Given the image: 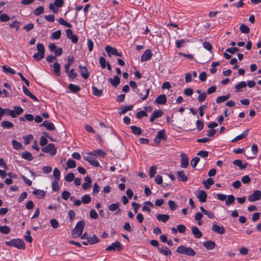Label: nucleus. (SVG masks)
<instances>
[{
    "instance_id": "nucleus-1",
    "label": "nucleus",
    "mask_w": 261,
    "mask_h": 261,
    "mask_svg": "<svg viewBox=\"0 0 261 261\" xmlns=\"http://www.w3.org/2000/svg\"><path fill=\"white\" fill-rule=\"evenodd\" d=\"M7 246L15 247L19 249H24L25 245L24 241L20 239H13L9 241L5 242Z\"/></svg>"
},
{
    "instance_id": "nucleus-2",
    "label": "nucleus",
    "mask_w": 261,
    "mask_h": 261,
    "mask_svg": "<svg viewBox=\"0 0 261 261\" xmlns=\"http://www.w3.org/2000/svg\"><path fill=\"white\" fill-rule=\"evenodd\" d=\"M85 224L84 221H80L77 223L71 232L74 238H77L81 236L84 228Z\"/></svg>"
},
{
    "instance_id": "nucleus-3",
    "label": "nucleus",
    "mask_w": 261,
    "mask_h": 261,
    "mask_svg": "<svg viewBox=\"0 0 261 261\" xmlns=\"http://www.w3.org/2000/svg\"><path fill=\"white\" fill-rule=\"evenodd\" d=\"M176 252L190 256H194L196 254V252L192 248L187 247L183 245L178 246L176 249Z\"/></svg>"
},
{
    "instance_id": "nucleus-4",
    "label": "nucleus",
    "mask_w": 261,
    "mask_h": 261,
    "mask_svg": "<svg viewBox=\"0 0 261 261\" xmlns=\"http://www.w3.org/2000/svg\"><path fill=\"white\" fill-rule=\"evenodd\" d=\"M37 50L38 53L33 55V58L38 61L44 57L45 48L44 45L42 43H38L37 44Z\"/></svg>"
},
{
    "instance_id": "nucleus-5",
    "label": "nucleus",
    "mask_w": 261,
    "mask_h": 261,
    "mask_svg": "<svg viewBox=\"0 0 261 261\" xmlns=\"http://www.w3.org/2000/svg\"><path fill=\"white\" fill-rule=\"evenodd\" d=\"M6 110L7 114L13 118L17 117L23 111L22 108L20 107H15L14 110H10L9 109L7 108L6 109Z\"/></svg>"
},
{
    "instance_id": "nucleus-6",
    "label": "nucleus",
    "mask_w": 261,
    "mask_h": 261,
    "mask_svg": "<svg viewBox=\"0 0 261 261\" xmlns=\"http://www.w3.org/2000/svg\"><path fill=\"white\" fill-rule=\"evenodd\" d=\"M42 151L44 153H49L51 156H54L57 152V149L53 143H50L46 146L43 147Z\"/></svg>"
},
{
    "instance_id": "nucleus-7",
    "label": "nucleus",
    "mask_w": 261,
    "mask_h": 261,
    "mask_svg": "<svg viewBox=\"0 0 261 261\" xmlns=\"http://www.w3.org/2000/svg\"><path fill=\"white\" fill-rule=\"evenodd\" d=\"M105 50L108 53V56L111 57L112 55L122 57V54L119 53L116 48L111 47V46H106L105 47Z\"/></svg>"
},
{
    "instance_id": "nucleus-8",
    "label": "nucleus",
    "mask_w": 261,
    "mask_h": 261,
    "mask_svg": "<svg viewBox=\"0 0 261 261\" xmlns=\"http://www.w3.org/2000/svg\"><path fill=\"white\" fill-rule=\"evenodd\" d=\"M122 250V247L121 245V244L119 241H116L114 243H113L111 245L108 246L106 249V251H120Z\"/></svg>"
},
{
    "instance_id": "nucleus-9",
    "label": "nucleus",
    "mask_w": 261,
    "mask_h": 261,
    "mask_svg": "<svg viewBox=\"0 0 261 261\" xmlns=\"http://www.w3.org/2000/svg\"><path fill=\"white\" fill-rule=\"evenodd\" d=\"M248 198L250 202L259 200L261 199V192L259 190H256L249 195Z\"/></svg>"
},
{
    "instance_id": "nucleus-10",
    "label": "nucleus",
    "mask_w": 261,
    "mask_h": 261,
    "mask_svg": "<svg viewBox=\"0 0 261 261\" xmlns=\"http://www.w3.org/2000/svg\"><path fill=\"white\" fill-rule=\"evenodd\" d=\"M66 36L68 39L71 40L73 43H76L78 41V37L76 35L73 34L71 29H68L66 30Z\"/></svg>"
},
{
    "instance_id": "nucleus-11",
    "label": "nucleus",
    "mask_w": 261,
    "mask_h": 261,
    "mask_svg": "<svg viewBox=\"0 0 261 261\" xmlns=\"http://www.w3.org/2000/svg\"><path fill=\"white\" fill-rule=\"evenodd\" d=\"M196 196L200 202H205L206 201L207 194L203 190H199L196 192Z\"/></svg>"
},
{
    "instance_id": "nucleus-12",
    "label": "nucleus",
    "mask_w": 261,
    "mask_h": 261,
    "mask_svg": "<svg viewBox=\"0 0 261 261\" xmlns=\"http://www.w3.org/2000/svg\"><path fill=\"white\" fill-rule=\"evenodd\" d=\"M212 229L213 231L219 234H222L225 233V230L223 226H219L214 223L212 226Z\"/></svg>"
},
{
    "instance_id": "nucleus-13",
    "label": "nucleus",
    "mask_w": 261,
    "mask_h": 261,
    "mask_svg": "<svg viewBox=\"0 0 261 261\" xmlns=\"http://www.w3.org/2000/svg\"><path fill=\"white\" fill-rule=\"evenodd\" d=\"M152 54L150 49H146L141 57V61L144 62L149 60L151 58Z\"/></svg>"
},
{
    "instance_id": "nucleus-14",
    "label": "nucleus",
    "mask_w": 261,
    "mask_h": 261,
    "mask_svg": "<svg viewBox=\"0 0 261 261\" xmlns=\"http://www.w3.org/2000/svg\"><path fill=\"white\" fill-rule=\"evenodd\" d=\"M189 165V159L186 154L182 153L181 154V164L180 167L183 168H186Z\"/></svg>"
},
{
    "instance_id": "nucleus-15",
    "label": "nucleus",
    "mask_w": 261,
    "mask_h": 261,
    "mask_svg": "<svg viewBox=\"0 0 261 261\" xmlns=\"http://www.w3.org/2000/svg\"><path fill=\"white\" fill-rule=\"evenodd\" d=\"M166 138L165 131L164 129H162L158 133L156 137L154 139V141L156 143H160L161 139L165 140Z\"/></svg>"
},
{
    "instance_id": "nucleus-16",
    "label": "nucleus",
    "mask_w": 261,
    "mask_h": 261,
    "mask_svg": "<svg viewBox=\"0 0 261 261\" xmlns=\"http://www.w3.org/2000/svg\"><path fill=\"white\" fill-rule=\"evenodd\" d=\"M163 114V111L161 110H156L153 112L150 117V121L152 122L156 118L161 117Z\"/></svg>"
},
{
    "instance_id": "nucleus-17",
    "label": "nucleus",
    "mask_w": 261,
    "mask_h": 261,
    "mask_svg": "<svg viewBox=\"0 0 261 261\" xmlns=\"http://www.w3.org/2000/svg\"><path fill=\"white\" fill-rule=\"evenodd\" d=\"M84 159L88 161L92 166H93L94 167H98L99 166V163L98 161L93 157L85 156L84 158Z\"/></svg>"
},
{
    "instance_id": "nucleus-18",
    "label": "nucleus",
    "mask_w": 261,
    "mask_h": 261,
    "mask_svg": "<svg viewBox=\"0 0 261 261\" xmlns=\"http://www.w3.org/2000/svg\"><path fill=\"white\" fill-rule=\"evenodd\" d=\"M89 154L95 156L104 157L106 155V153L101 149H97L90 152Z\"/></svg>"
},
{
    "instance_id": "nucleus-19",
    "label": "nucleus",
    "mask_w": 261,
    "mask_h": 261,
    "mask_svg": "<svg viewBox=\"0 0 261 261\" xmlns=\"http://www.w3.org/2000/svg\"><path fill=\"white\" fill-rule=\"evenodd\" d=\"M159 252L164 255L168 256L171 254V251L168 249L167 247L163 246L162 247H158V248Z\"/></svg>"
},
{
    "instance_id": "nucleus-20",
    "label": "nucleus",
    "mask_w": 261,
    "mask_h": 261,
    "mask_svg": "<svg viewBox=\"0 0 261 261\" xmlns=\"http://www.w3.org/2000/svg\"><path fill=\"white\" fill-rule=\"evenodd\" d=\"M249 133V130L246 129L244 130L241 134L236 136L233 139L231 140L232 142H235L236 141H238L239 140H242L245 138H246Z\"/></svg>"
},
{
    "instance_id": "nucleus-21",
    "label": "nucleus",
    "mask_w": 261,
    "mask_h": 261,
    "mask_svg": "<svg viewBox=\"0 0 261 261\" xmlns=\"http://www.w3.org/2000/svg\"><path fill=\"white\" fill-rule=\"evenodd\" d=\"M22 90L24 93L29 96L30 98L33 99L35 101H38V99L34 95L24 86H22Z\"/></svg>"
},
{
    "instance_id": "nucleus-22",
    "label": "nucleus",
    "mask_w": 261,
    "mask_h": 261,
    "mask_svg": "<svg viewBox=\"0 0 261 261\" xmlns=\"http://www.w3.org/2000/svg\"><path fill=\"white\" fill-rule=\"evenodd\" d=\"M79 68L80 69V72L82 77L84 79H87L89 77V73L87 67L86 66H82L80 65Z\"/></svg>"
},
{
    "instance_id": "nucleus-23",
    "label": "nucleus",
    "mask_w": 261,
    "mask_h": 261,
    "mask_svg": "<svg viewBox=\"0 0 261 261\" xmlns=\"http://www.w3.org/2000/svg\"><path fill=\"white\" fill-rule=\"evenodd\" d=\"M203 245L206 249L212 250L215 248L216 244L214 241H207L203 242Z\"/></svg>"
},
{
    "instance_id": "nucleus-24",
    "label": "nucleus",
    "mask_w": 261,
    "mask_h": 261,
    "mask_svg": "<svg viewBox=\"0 0 261 261\" xmlns=\"http://www.w3.org/2000/svg\"><path fill=\"white\" fill-rule=\"evenodd\" d=\"M192 231L195 238L199 239L202 237V232L200 231L197 226L193 227L192 228Z\"/></svg>"
},
{
    "instance_id": "nucleus-25",
    "label": "nucleus",
    "mask_w": 261,
    "mask_h": 261,
    "mask_svg": "<svg viewBox=\"0 0 261 261\" xmlns=\"http://www.w3.org/2000/svg\"><path fill=\"white\" fill-rule=\"evenodd\" d=\"M52 67L54 69L53 73L58 76H60L61 74L60 69H61V65L58 62H55L53 65Z\"/></svg>"
},
{
    "instance_id": "nucleus-26",
    "label": "nucleus",
    "mask_w": 261,
    "mask_h": 261,
    "mask_svg": "<svg viewBox=\"0 0 261 261\" xmlns=\"http://www.w3.org/2000/svg\"><path fill=\"white\" fill-rule=\"evenodd\" d=\"M167 101V98L165 95L162 94L159 96L155 99V102L159 105H164Z\"/></svg>"
},
{
    "instance_id": "nucleus-27",
    "label": "nucleus",
    "mask_w": 261,
    "mask_h": 261,
    "mask_svg": "<svg viewBox=\"0 0 261 261\" xmlns=\"http://www.w3.org/2000/svg\"><path fill=\"white\" fill-rule=\"evenodd\" d=\"M40 126H43L45 127L47 129L50 130H53L55 129V127L54 124L51 122L44 121L42 124L40 125Z\"/></svg>"
},
{
    "instance_id": "nucleus-28",
    "label": "nucleus",
    "mask_w": 261,
    "mask_h": 261,
    "mask_svg": "<svg viewBox=\"0 0 261 261\" xmlns=\"http://www.w3.org/2000/svg\"><path fill=\"white\" fill-rule=\"evenodd\" d=\"M33 194L39 199L43 198L45 195V193L44 191L38 189L35 190L33 192Z\"/></svg>"
},
{
    "instance_id": "nucleus-29",
    "label": "nucleus",
    "mask_w": 261,
    "mask_h": 261,
    "mask_svg": "<svg viewBox=\"0 0 261 261\" xmlns=\"http://www.w3.org/2000/svg\"><path fill=\"white\" fill-rule=\"evenodd\" d=\"M109 81L114 87H117L120 83V78L117 75H115L113 79L110 78Z\"/></svg>"
},
{
    "instance_id": "nucleus-30",
    "label": "nucleus",
    "mask_w": 261,
    "mask_h": 261,
    "mask_svg": "<svg viewBox=\"0 0 261 261\" xmlns=\"http://www.w3.org/2000/svg\"><path fill=\"white\" fill-rule=\"evenodd\" d=\"M157 219L159 221L166 223L169 219V216L167 214H158Z\"/></svg>"
},
{
    "instance_id": "nucleus-31",
    "label": "nucleus",
    "mask_w": 261,
    "mask_h": 261,
    "mask_svg": "<svg viewBox=\"0 0 261 261\" xmlns=\"http://www.w3.org/2000/svg\"><path fill=\"white\" fill-rule=\"evenodd\" d=\"M233 164L234 165L239 167L241 169H244L247 167V166L248 165L247 163L243 164L242 161L240 160H234L233 162Z\"/></svg>"
},
{
    "instance_id": "nucleus-32",
    "label": "nucleus",
    "mask_w": 261,
    "mask_h": 261,
    "mask_svg": "<svg viewBox=\"0 0 261 261\" xmlns=\"http://www.w3.org/2000/svg\"><path fill=\"white\" fill-rule=\"evenodd\" d=\"M150 207H154L153 203L150 201H146L145 202V205L142 207V211H146L149 213L151 212Z\"/></svg>"
},
{
    "instance_id": "nucleus-33",
    "label": "nucleus",
    "mask_w": 261,
    "mask_h": 261,
    "mask_svg": "<svg viewBox=\"0 0 261 261\" xmlns=\"http://www.w3.org/2000/svg\"><path fill=\"white\" fill-rule=\"evenodd\" d=\"M178 180L182 181H186L188 180V177L186 175L184 171H179L177 172Z\"/></svg>"
},
{
    "instance_id": "nucleus-34",
    "label": "nucleus",
    "mask_w": 261,
    "mask_h": 261,
    "mask_svg": "<svg viewBox=\"0 0 261 261\" xmlns=\"http://www.w3.org/2000/svg\"><path fill=\"white\" fill-rule=\"evenodd\" d=\"M2 68L3 71L6 73L14 74L16 73V71L13 69L6 65L3 66Z\"/></svg>"
},
{
    "instance_id": "nucleus-35",
    "label": "nucleus",
    "mask_w": 261,
    "mask_h": 261,
    "mask_svg": "<svg viewBox=\"0 0 261 261\" xmlns=\"http://www.w3.org/2000/svg\"><path fill=\"white\" fill-rule=\"evenodd\" d=\"M133 108V105L124 106L120 109V114H124L127 111H131Z\"/></svg>"
},
{
    "instance_id": "nucleus-36",
    "label": "nucleus",
    "mask_w": 261,
    "mask_h": 261,
    "mask_svg": "<svg viewBox=\"0 0 261 261\" xmlns=\"http://www.w3.org/2000/svg\"><path fill=\"white\" fill-rule=\"evenodd\" d=\"M130 129L134 135L139 136L142 133L141 129L137 126L132 125L130 126Z\"/></svg>"
},
{
    "instance_id": "nucleus-37",
    "label": "nucleus",
    "mask_w": 261,
    "mask_h": 261,
    "mask_svg": "<svg viewBox=\"0 0 261 261\" xmlns=\"http://www.w3.org/2000/svg\"><path fill=\"white\" fill-rule=\"evenodd\" d=\"M22 158L25 160L31 161L33 160L32 154L28 151L22 152L21 153Z\"/></svg>"
},
{
    "instance_id": "nucleus-38",
    "label": "nucleus",
    "mask_w": 261,
    "mask_h": 261,
    "mask_svg": "<svg viewBox=\"0 0 261 261\" xmlns=\"http://www.w3.org/2000/svg\"><path fill=\"white\" fill-rule=\"evenodd\" d=\"M188 42H189V40L185 39L177 40L175 42L176 46L178 48H180L181 47L185 46L186 43Z\"/></svg>"
},
{
    "instance_id": "nucleus-39",
    "label": "nucleus",
    "mask_w": 261,
    "mask_h": 261,
    "mask_svg": "<svg viewBox=\"0 0 261 261\" xmlns=\"http://www.w3.org/2000/svg\"><path fill=\"white\" fill-rule=\"evenodd\" d=\"M61 36V31L60 30H57L54 32H53L50 35V39L52 40L55 39L58 40L59 39Z\"/></svg>"
},
{
    "instance_id": "nucleus-40",
    "label": "nucleus",
    "mask_w": 261,
    "mask_h": 261,
    "mask_svg": "<svg viewBox=\"0 0 261 261\" xmlns=\"http://www.w3.org/2000/svg\"><path fill=\"white\" fill-rule=\"evenodd\" d=\"M230 95L229 94L224 96H218L216 99V102L220 103L221 102H224L228 100L230 97Z\"/></svg>"
},
{
    "instance_id": "nucleus-41",
    "label": "nucleus",
    "mask_w": 261,
    "mask_h": 261,
    "mask_svg": "<svg viewBox=\"0 0 261 261\" xmlns=\"http://www.w3.org/2000/svg\"><path fill=\"white\" fill-rule=\"evenodd\" d=\"M74 62V59L72 57H69L67 60V63L65 64V72L67 73L68 72V70L69 69L70 66L71 64H73Z\"/></svg>"
},
{
    "instance_id": "nucleus-42",
    "label": "nucleus",
    "mask_w": 261,
    "mask_h": 261,
    "mask_svg": "<svg viewBox=\"0 0 261 261\" xmlns=\"http://www.w3.org/2000/svg\"><path fill=\"white\" fill-rule=\"evenodd\" d=\"M214 183V180L212 178H208L206 180H203L202 184L204 185L206 189H208L210 186Z\"/></svg>"
},
{
    "instance_id": "nucleus-43",
    "label": "nucleus",
    "mask_w": 261,
    "mask_h": 261,
    "mask_svg": "<svg viewBox=\"0 0 261 261\" xmlns=\"http://www.w3.org/2000/svg\"><path fill=\"white\" fill-rule=\"evenodd\" d=\"M99 241V238H98L95 234H93L92 236L89 237L88 239V243L91 244L97 243Z\"/></svg>"
},
{
    "instance_id": "nucleus-44",
    "label": "nucleus",
    "mask_w": 261,
    "mask_h": 261,
    "mask_svg": "<svg viewBox=\"0 0 261 261\" xmlns=\"http://www.w3.org/2000/svg\"><path fill=\"white\" fill-rule=\"evenodd\" d=\"M247 86V84L245 82L242 81L239 83L238 84H237L236 87V92H239L242 91L241 89L246 87Z\"/></svg>"
},
{
    "instance_id": "nucleus-45",
    "label": "nucleus",
    "mask_w": 261,
    "mask_h": 261,
    "mask_svg": "<svg viewBox=\"0 0 261 261\" xmlns=\"http://www.w3.org/2000/svg\"><path fill=\"white\" fill-rule=\"evenodd\" d=\"M1 125L4 128L9 129L12 128L14 126V124L11 122L8 121H3L1 123Z\"/></svg>"
},
{
    "instance_id": "nucleus-46",
    "label": "nucleus",
    "mask_w": 261,
    "mask_h": 261,
    "mask_svg": "<svg viewBox=\"0 0 261 261\" xmlns=\"http://www.w3.org/2000/svg\"><path fill=\"white\" fill-rule=\"evenodd\" d=\"M93 94L96 96H100L102 94L103 90L101 89H98L96 87H92Z\"/></svg>"
},
{
    "instance_id": "nucleus-47",
    "label": "nucleus",
    "mask_w": 261,
    "mask_h": 261,
    "mask_svg": "<svg viewBox=\"0 0 261 261\" xmlns=\"http://www.w3.org/2000/svg\"><path fill=\"white\" fill-rule=\"evenodd\" d=\"M68 88L69 90L73 93H76L81 90V88L79 86L75 85L72 84H69Z\"/></svg>"
},
{
    "instance_id": "nucleus-48",
    "label": "nucleus",
    "mask_w": 261,
    "mask_h": 261,
    "mask_svg": "<svg viewBox=\"0 0 261 261\" xmlns=\"http://www.w3.org/2000/svg\"><path fill=\"white\" fill-rule=\"evenodd\" d=\"M91 200V197L88 194H85L82 197V202L84 204H88Z\"/></svg>"
},
{
    "instance_id": "nucleus-49",
    "label": "nucleus",
    "mask_w": 261,
    "mask_h": 261,
    "mask_svg": "<svg viewBox=\"0 0 261 261\" xmlns=\"http://www.w3.org/2000/svg\"><path fill=\"white\" fill-rule=\"evenodd\" d=\"M58 181L59 180H55L54 181L52 182V189L55 192L58 191L60 189Z\"/></svg>"
},
{
    "instance_id": "nucleus-50",
    "label": "nucleus",
    "mask_w": 261,
    "mask_h": 261,
    "mask_svg": "<svg viewBox=\"0 0 261 261\" xmlns=\"http://www.w3.org/2000/svg\"><path fill=\"white\" fill-rule=\"evenodd\" d=\"M58 21L59 22V23L61 24V25H63L66 27H68V28H71L72 27V25L69 23V22L66 21L63 18H60L58 19Z\"/></svg>"
},
{
    "instance_id": "nucleus-51",
    "label": "nucleus",
    "mask_w": 261,
    "mask_h": 261,
    "mask_svg": "<svg viewBox=\"0 0 261 261\" xmlns=\"http://www.w3.org/2000/svg\"><path fill=\"white\" fill-rule=\"evenodd\" d=\"M44 12V7L40 6L36 8L34 11V14L36 16H39Z\"/></svg>"
},
{
    "instance_id": "nucleus-52",
    "label": "nucleus",
    "mask_w": 261,
    "mask_h": 261,
    "mask_svg": "<svg viewBox=\"0 0 261 261\" xmlns=\"http://www.w3.org/2000/svg\"><path fill=\"white\" fill-rule=\"evenodd\" d=\"M120 203L119 202L112 203L109 206V209L110 211L114 212L119 208Z\"/></svg>"
},
{
    "instance_id": "nucleus-53",
    "label": "nucleus",
    "mask_w": 261,
    "mask_h": 261,
    "mask_svg": "<svg viewBox=\"0 0 261 261\" xmlns=\"http://www.w3.org/2000/svg\"><path fill=\"white\" fill-rule=\"evenodd\" d=\"M10 232V228L8 226H0V232L6 234Z\"/></svg>"
},
{
    "instance_id": "nucleus-54",
    "label": "nucleus",
    "mask_w": 261,
    "mask_h": 261,
    "mask_svg": "<svg viewBox=\"0 0 261 261\" xmlns=\"http://www.w3.org/2000/svg\"><path fill=\"white\" fill-rule=\"evenodd\" d=\"M235 198L232 195H229L227 196V199L226 200L225 203L227 205H229L234 202Z\"/></svg>"
},
{
    "instance_id": "nucleus-55",
    "label": "nucleus",
    "mask_w": 261,
    "mask_h": 261,
    "mask_svg": "<svg viewBox=\"0 0 261 261\" xmlns=\"http://www.w3.org/2000/svg\"><path fill=\"white\" fill-rule=\"evenodd\" d=\"M67 73H68V77L72 80L74 79L77 75L74 69H71L70 71L68 70V72Z\"/></svg>"
},
{
    "instance_id": "nucleus-56",
    "label": "nucleus",
    "mask_w": 261,
    "mask_h": 261,
    "mask_svg": "<svg viewBox=\"0 0 261 261\" xmlns=\"http://www.w3.org/2000/svg\"><path fill=\"white\" fill-rule=\"evenodd\" d=\"M12 143L13 145V147L14 149H19L22 148V145L21 144V143L17 142L15 140H13L12 141Z\"/></svg>"
},
{
    "instance_id": "nucleus-57",
    "label": "nucleus",
    "mask_w": 261,
    "mask_h": 261,
    "mask_svg": "<svg viewBox=\"0 0 261 261\" xmlns=\"http://www.w3.org/2000/svg\"><path fill=\"white\" fill-rule=\"evenodd\" d=\"M33 139V136L31 134L23 137L24 143L25 145H28Z\"/></svg>"
},
{
    "instance_id": "nucleus-58",
    "label": "nucleus",
    "mask_w": 261,
    "mask_h": 261,
    "mask_svg": "<svg viewBox=\"0 0 261 261\" xmlns=\"http://www.w3.org/2000/svg\"><path fill=\"white\" fill-rule=\"evenodd\" d=\"M53 175L55 180H59L60 177V172L57 168H55L53 171Z\"/></svg>"
},
{
    "instance_id": "nucleus-59",
    "label": "nucleus",
    "mask_w": 261,
    "mask_h": 261,
    "mask_svg": "<svg viewBox=\"0 0 261 261\" xmlns=\"http://www.w3.org/2000/svg\"><path fill=\"white\" fill-rule=\"evenodd\" d=\"M240 29L242 33L245 34L248 33L250 31L249 28L244 24H242V25H241Z\"/></svg>"
},
{
    "instance_id": "nucleus-60",
    "label": "nucleus",
    "mask_w": 261,
    "mask_h": 261,
    "mask_svg": "<svg viewBox=\"0 0 261 261\" xmlns=\"http://www.w3.org/2000/svg\"><path fill=\"white\" fill-rule=\"evenodd\" d=\"M67 165L69 168H73L76 167V163L74 160L69 159L67 161Z\"/></svg>"
},
{
    "instance_id": "nucleus-61",
    "label": "nucleus",
    "mask_w": 261,
    "mask_h": 261,
    "mask_svg": "<svg viewBox=\"0 0 261 261\" xmlns=\"http://www.w3.org/2000/svg\"><path fill=\"white\" fill-rule=\"evenodd\" d=\"M90 216L92 219H97L98 215L95 210L92 209L89 212Z\"/></svg>"
},
{
    "instance_id": "nucleus-62",
    "label": "nucleus",
    "mask_w": 261,
    "mask_h": 261,
    "mask_svg": "<svg viewBox=\"0 0 261 261\" xmlns=\"http://www.w3.org/2000/svg\"><path fill=\"white\" fill-rule=\"evenodd\" d=\"M156 172V168L155 166H152L150 168L149 171V176L150 177H152L154 176Z\"/></svg>"
},
{
    "instance_id": "nucleus-63",
    "label": "nucleus",
    "mask_w": 261,
    "mask_h": 261,
    "mask_svg": "<svg viewBox=\"0 0 261 261\" xmlns=\"http://www.w3.org/2000/svg\"><path fill=\"white\" fill-rule=\"evenodd\" d=\"M28 196V193L26 192H22L18 197L17 201L19 203L21 202L24 200V199L27 198Z\"/></svg>"
},
{
    "instance_id": "nucleus-64",
    "label": "nucleus",
    "mask_w": 261,
    "mask_h": 261,
    "mask_svg": "<svg viewBox=\"0 0 261 261\" xmlns=\"http://www.w3.org/2000/svg\"><path fill=\"white\" fill-rule=\"evenodd\" d=\"M197 155L202 158H207L208 155V152L205 150H200L197 153Z\"/></svg>"
}]
</instances>
